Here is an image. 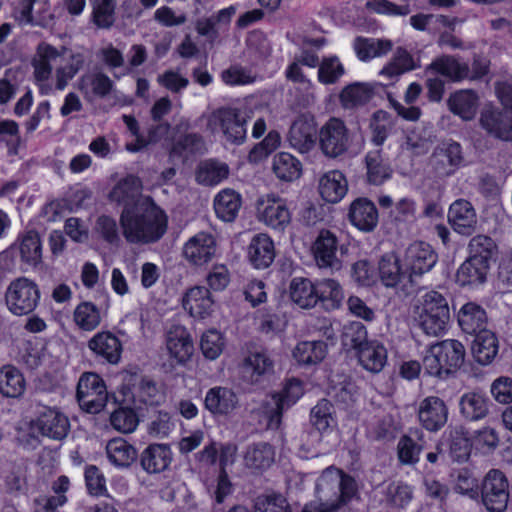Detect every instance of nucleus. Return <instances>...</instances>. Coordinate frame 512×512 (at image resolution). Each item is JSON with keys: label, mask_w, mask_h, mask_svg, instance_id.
<instances>
[{"label": "nucleus", "mask_w": 512, "mask_h": 512, "mask_svg": "<svg viewBox=\"0 0 512 512\" xmlns=\"http://www.w3.org/2000/svg\"><path fill=\"white\" fill-rule=\"evenodd\" d=\"M120 225L128 242L148 244L158 241L165 234L167 216L151 198H140L133 207L123 208Z\"/></svg>", "instance_id": "f257e3e1"}, {"label": "nucleus", "mask_w": 512, "mask_h": 512, "mask_svg": "<svg viewBox=\"0 0 512 512\" xmlns=\"http://www.w3.org/2000/svg\"><path fill=\"white\" fill-rule=\"evenodd\" d=\"M356 493L354 479L335 467H328L318 478L316 500L307 504L303 512H331L347 503Z\"/></svg>", "instance_id": "f03ea898"}, {"label": "nucleus", "mask_w": 512, "mask_h": 512, "mask_svg": "<svg viewBox=\"0 0 512 512\" xmlns=\"http://www.w3.org/2000/svg\"><path fill=\"white\" fill-rule=\"evenodd\" d=\"M414 320L426 335H441L450 321V308L445 295L435 290L421 295L414 306Z\"/></svg>", "instance_id": "7ed1b4c3"}, {"label": "nucleus", "mask_w": 512, "mask_h": 512, "mask_svg": "<svg viewBox=\"0 0 512 512\" xmlns=\"http://www.w3.org/2000/svg\"><path fill=\"white\" fill-rule=\"evenodd\" d=\"M468 247L470 255L458 268L456 281L461 286H476L486 281L495 245L491 238L478 235Z\"/></svg>", "instance_id": "20e7f679"}, {"label": "nucleus", "mask_w": 512, "mask_h": 512, "mask_svg": "<svg viewBox=\"0 0 512 512\" xmlns=\"http://www.w3.org/2000/svg\"><path fill=\"white\" fill-rule=\"evenodd\" d=\"M158 132L166 133V146L173 154H194L201 152L204 148V144L196 134L187 135L183 130H129L130 139L126 143V149L130 152H138L156 143L160 137Z\"/></svg>", "instance_id": "39448f33"}, {"label": "nucleus", "mask_w": 512, "mask_h": 512, "mask_svg": "<svg viewBox=\"0 0 512 512\" xmlns=\"http://www.w3.org/2000/svg\"><path fill=\"white\" fill-rule=\"evenodd\" d=\"M344 336L357 350L358 362L366 371L379 373L383 370L387 363V350L379 341H365L366 329L361 323L354 322L345 327Z\"/></svg>", "instance_id": "423d86ee"}, {"label": "nucleus", "mask_w": 512, "mask_h": 512, "mask_svg": "<svg viewBox=\"0 0 512 512\" xmlns=\"http://www.w3.org/2000/svg\"><path fill=\"white\" fill-rule=\"evenodd\" d=\"M70 430L68 417L55 408H45L29 423V434L20 436L22 442L28 448H35L39 444L37 434L52 440L64 439Z\"/></svg>", "instance_id": "0eeeda50"}, {"label": "nucleus", "mask_w": 512, "mask_h": 512, "mask_svg": "<svg viewBox=\"0 0 512 512\" xmlns=\"http://www.w3.org/2000/svg\"><path fill=\"white\" fill-rule=\"evenodd\" d=\"M465 360L463 344L454 339H447L431 346L424 357L423 365L431 376L441 377L458 370Z\"/></svg>", "instance_id": "6e6552de"}, {"label": "nucleus", "mask_w": 512, "mask_h": 512, "mask_svg": "<svg viewBox=\"0 0 512 512\" xmlns=\"http://www.w3.org/2000/svg\"><path fill=\"white\" fill-rule=\"evenodd\" d=\"M40 300L38 285L27 277L12 280L5 291V304L9 312L23 316L35 310Z\"/></svg>", "instance_id": "1a4fd4ad"}, {"label": "nucleus", "mask_w": 512, "mask_h": 512, "mask_svg": "<svg viewBox=\"0 0 512 512\" xmlns=\"http://www.w3.org/2000/svg\"><path fill=\"white\" fill-rule=\"evenodd\" d=\"M259 222L277 232H284L291 224L292 215L281 197L270 193L259 197L255 204Z\"/></svg>", "instance_id": "9d476101"}, {"label": "nucleus", "mask_w": 512, "mask_h": 512, "mask_svg": "<svg viewBox=\"0 0 512 512\" xmlns=\"http://www.w3.org/2000/svg\"><path fill=\"white\" fill-rule=\"evenodd\" d=\"M302 395L301 381L297 379L288 380L282 392L272 395L263 405L262 413L267 427L277 429L281 423L283 410L295 404Z\"/></svg>", "instance_id": "9b49d317"}, {"label": "nucleus", "mask_w": 512, "mask_h": 512, "mask_svg": "<svg viewBox=\"0 0 512 512\" xmlns=\"http://www.w3.org/2000/svg\"><path fill=\"white\" fill-rule=\"evenodd\" d=\"M481 500L489 512H504L509 501V482L504 473L492 469L481 484Z\"/></svg>", "instance_id": "f8f14e48"}, {"label": "nucleus", "mask_w": 512, "mask_h": 512, "mask_svg": "<svg viewBox=\"0 0 512 512\" xmlns=\"http://www.w3.org/2000/svg\"><path fill=\"white\" fill-rule=\"evenodd\" d=\"M77 398L82 409L88 413H99L108 400L104 381L95 373L83 374L78 382Z\"/></svg>", "instance_id": "ddd939ff"}, {"label": "nucleus", "mask_w": 512, "mask_h": 512, "mask_svg": "<svg viewBox=\"0 0 512 512\" xmlns=\"http://www.w3.org/2000/svg\"><path fill=\"white\" fill-rule=\"evenodd\" d=\"M404 263L412 283L414 277L422 276L435 266L437 254L429 244L414 242L405 251Z\"/></svg>", "instance_id": "4468645a"}, {"label": "nucleus", "mask_w": 512, "mask_h": 512, "mask_svg": "<svg viewBox=\"0 0 512 512\" xmlns=\"http://www.w3.org/2000/svg\"><path fill=\"white\" fill-rule=\"evenodd\" d=\"M165 347L172 364L184 365L194 352V344L189 331L181 325L171 326L165 339Z\"/></svg>", "instance_id": "2eb2a0df"}, {"label": "nucleus", "mask_w": 512, "mask_h": 512, "mask_svg": "<svg viewBox=\"0 0 512 512\" xmlns=\"http://www.w3.org/2000/svg\"><path fill=\"white\" fill-rule=\"evenodd\" d=\"M338 240L334 233L322 229L312 245V253L319 268L338 271L342 267L337 256Z\"/></svg>", "instance_id": "dca6fc26"}, {"label": "nucleus", "mask_w": 512, "mask_h": 512, "mask_svg": "<svg viewBox=\"0 0 512 512\" xmlns=\"http://www.w3.org/2000/svg\"><path fill=\"white\" fill-rule=\"evenodd\" d=\"M462 160L461 147L458 143H443L434 150L429 166L436 175L444 177L453 174Z\"/></svg>", "instance_id": "f3484780"}, {"label": "nucleus", "mask_w": 512, "mask_h": 512, "mask_svg": "<svg viewBox=\"0 0 512 512\" xmlns=\"http://www.w3.org/2000/svg\"><path fill=\"white\" fill-rule=\"evenodd\" d=\"M204 406L213 416H229L239 408V397L229 387L215 386L206 392Z\"/></svg>", "instance_id": "a211bd4d"}, {"label": "nucleus", "mask_w": 512, "mask_h": 512, "mask_svg": "<svg viewBox=\"0 0 512 512\" xmlns=\"http://www.w3.org/2000/svg\"><path fill=\"white\" fill-rule=\"evenodd\" d=\"M216 241L215 238L208 233L199 232L191 237L183 247V255L185 259L192 265L201 266L215 256Z\"/></svg>", "instance_id": "6ab92c4d"}, {"label": "nucleus", "mask_w": 512, "mask_h": 512, "mask_svg": "<svg viewBox=\"0 0 512 512\" xmlns=\"http://www.w3.org/2000/svg\"><path fill=\"white\" fill-rule=\"evenodd\" d=\"M214 299L204 286H194L188 289L182 298V306L190 316L205 319L214 312Z\"/></svg>", "instance_id": "aec40b11"}, {"label": "nucleus", "mask_w": 512, "mask_h": 512, "mask_svg": "<svg viewBox=\"0 0 512 512\" xmlns=\"http://www.w3.org/2000/svg\"><path fill=\"white\" fill-rule=\"evenodd\" d=\"M448 222L455 232L471 235L477 226L476 210L469 201L457 199L449 207Z\"/></svg>", "instance_id": "412c9836"}, {"label": "nucleus", "mask_w": 512, "mask_h": 512, "mask_svg": "<svg viewBox=\"0 0 512 512\" xmlns=\"http://www.w3.org/2000/svg\"><path fill=\"white\" fill-rule=\"evenodd\" d=\"M378 275L381 283L387 288H395L406 281L409 282L407 268L395 252L381 256L378 262Z\"/></svg>", "instance_id": "4be33fe9"}, {"label": "nucleus", "mask_w": 512, "mask_h": 512, "mask_svg": "<svg viewBox=\"0 0 512 512\" xmlns=\"http://www.w3.org/2000/svg\"><path fill=\"white\" fill-rule=\"evenodd\" d=\"M59 56L58 50L51 44L40 43L37 47V58H34L32 65L34 68L35 84L39 87L41 94H48L51 90L50 86L46 85V81L52 74L51 60Z\"/></svg>", "instance_id": "5701e85b"}, {"label": "nucleus", "mask_w": 512, "mask_h": 512, "mask_svg": "<svg viewBox=\"0 0 512 512\" xmlns=\"http://www.w3.org/2000/svg\"><path fill=\"white\" fill-rule=\"evenodd\" d=\"M418 417L427 430L437 431L447 422L448 408L439 397L429 396L420 402Z\"/></svg>", "instance_id": "b1692460"}, {"label": "nucleus", "mask_w": 512, "mask_h": 512, "mask_svg": "<svg viewBox=\"0 0 512 512\" xmlns=\"http://www.w3.org/2000/svg\"><path fill=\"white\" fill-rule=\"evenodd\" d=\"M88 348L97 356L110 364H117L121 359L122 343L110 331L96 333L87 344Z\"/></svg>", "instance_id": "393cba45"}, {"label": "nucleus", "mask_w": 512, "mask_h": 512, "mask_svg": "<svg viewBox=\"0 0 512 512\" xmlns=\"http://www.w3.org/2000/svg\"><path fill=\"white\" fill-rule=\"evenodd\" d=\"M348 217L351 224L363 232L373 231L378 223L377 209L366 198H358L351 203Z\"/></svg>", "instance_id": "a878e982"}, {"label": "nucleus", "mask_w": 512, "mask_h": 512, "mask_svg": "<svg viewBox=\"0 0 512 512\" xmlns=\"http://www.w3.org/2000/svg\"><path fill=\"white\" fill-rule=\"evenodd\" d=\"M447 105L449 110L464 121L473 120L479 108V96L473 89H462L452 93Z\"/></svg>", "instance_id": "bb28decb"}, {"label": "nucleus", "mask_w": 512, "mask_h": 512, "mask_svg": "<svg viewBox=\"0 0 512 512\" xmlns=\"http://www.w3.org/2000/svg\"><path fill=\"white\" fill-rule=\"evenodd\" d=\"M142 182L133 175H128L119 180L108 194L110 201L126 207H133L140 198H146L141 195Z\"/></svg>", "instance_id": "cd10ccee"}, {"label": "nucleus", "mask_w": 512, "mask_h": 512, "mask_svg": "<svg viewBox=\"0 0 512 512\" xmlns=\"http://www.w3.org/2000/svg\"><path fill=\"white\" fill-rule=\"evenodd\" d=\"M173 453L166 444H151L141 454V466L150 474L165 471L171 464Z\"/></svg>", "instance_id": "c85d7f7f"}, {"label": "nucleus", "mask_w": 512, "mask_h": 512, "mask_svg": "<svg viewBox=\"0 0 512 512\" xmlns=\"http://www.w3.org/2000/svg\"><path fill=\"white\" fill-rule=\"evenodd\" d=\"M429 70L441 75L451 82H461L469 76V64L460 62L453 55L436 57L429 65Z\"/></svg>", "instance_id": "c756f323"}, {"label": "nucleus", "mask_w": 512, "mask_h": 512, "mask_svg": "<svg viewBox=\"0 0 512 512\" xmlns=\"http://www.w3.org/2000/svg\"><path fill=\"white\" fill-rule=\"evenodd\" d=\"M272 239L264 233L255 235L248 246V259L257 269L267 268L274 260Z\"/></svg>", "instance_id": "7c9ffc66"}, {"label": "nucleus", "mask_w": 512, "mask_h": 512, "mask_svg": "<svg viewBox=\"0 0 512 512\" xmlns=\"http://www.w3.org/2000/svg\"><path fill=\"white\" fill-rule=\"evenodd\" d=\"M458 324L467 334L486 330L487 314L482 306L474 302L464 304L457 313Z\"/></svg>", "instance_id": "2f4dec72"}, {"label": "nucleus", "mask_w": 512, "mask_h": 512, "mask_svg": "<svg viewBox=\"0 0 512 512\" xmlns=\"http://www.w3.org/2000/svg\"><path fill=\"white\" fill-rule=\"evenodd\" d=\"M252 113V110L246 106L220 107L212 113L208 128H211V124L219 125L220 128H231L232 126L242 128L251 119Z\"/></svg>", "instance_id": "473e14b6"}, {"label": "nucleus", "mask_w": 512, "mask_h": 512, "mask_svg": "<svg viewBox=\"0 0 512 512\" xmlns=\"http://www.w3.org/2000/svg\"><path fill=\"white\" fill-rule=\"evenodd\" d=\"M347 190V180L338 170L325 173L319 180V192L327 202H339L346 195Z\"/></svg>", "instance_id": "72a5a7b5"}, {"label": "nucleus", "mask_w": 512, "mask_h": 512, "mask_svg": "<svg viewBox=\"0 0 512 512\" xmlns=\"http://www.w3.org/2000/svg\"><path fill=\"white\" fill-rule=\"evenodd\" d=\"M289 292L292 302L302 309H311L318 303L317 281L296 277L290 283Z\"/></svg>", "instance_id": "f704fd0d"}, {"label": "nucleus", "mask_w": 512, "mask_h": 512, "mask_svg": "<svg viewBox=\"0 0 512 512\" xmlns=\"http://www.w3.org/2000/svg\"><path fill=\"white\" fill-rule=\"evenodd\" d=\"M317 298L325 310L333 311L341 307L345 295L337 280L323 278L317 280Z\"/></svg>", "instance_id": "c9c22d12"}, {"label": "nucleus", "mask_w": 512, "mask_h": 512, "mask_svg": "<svg viewBox=\"0 0 512 512\" xmlns=\"http://www.w3.org/2000/svg\"><path fill=\"white\" fill-rule=\"evenodd\" d=\"M459 410L466 420H481L488 414V399L479 392H466L459 399Z\"/></svg>", "instance_id": "e433bc0d"}, {"label": "nucleus", "mask_w": 512, "mask_h": 512, "mask_svg": "<svg viewBox=\"0 0 512 512\" xmlns=\"http://www.w3.org/2000/svg\"><path fill=\"white\" fill-rule=\"evenodd\" d=\"M21 261L28 267H36L42 261V244L39 234L30 230L18 237Z\"/></svg>", "instance_id": "4c0bfd02"}, {"label": "nucleus", "mask_w": 512, "mask_h": 512, "mask_svg": "<svg viewBox=\"0 0 512 512\" xmlns=\"http://www.w3.org/2000/svg\"><path fill=\"white\" fill-rule=\"evenodd\" d=\"M213 207L219 219L232 222L240 210L241 197L232 189H223L214 197Z\"/></svg>", "instance_id": "58836bf2"}, {"label": "nucleus", "mask_w": 512, "mask_h": 512, "mask_svg": "<svg viewBox=\"0 0 512 512\" xmlns=\"http://www.w3.org/2000/svg\"><path fill=\"white\" fill-rule=\"evenodd\" d=\"M275 460V451L267 443H255L248 446L243 454L247 468L260 471L269 468Z\"/></svg>", "instance_id": "ea45409f"}, {"label": "nucleus", "mask_w": 512, "mask_h": 512, "mask_svg": "<svg viewBox=\"0 0 512 512\" xmlns=\"http://www.w3.org/2000/svg\"><path fill=\"white\" fill-rule=\"evenodd\" d=\"M273 361L265 351L251 352L243 360V375L251 382H258L259 379L272 372Z\"/></svg>", "instance_id": "a19ab883"}, {"label": "nucleus", "mask_w": 512, "mask_h": 512, "mask_svg": "<svg viewBox=\"0 0 512 512\" xmlns=\"http://www.w3.org/2000/svg\"><path fill=\"white\" fill-rule=\"evenodd\" d=\"M26 381L22 372L13 365L0 368V393L5 397L17 398L24 394Z\"/></svg>", "instance_id": "79ce46f5"}, {"label": "nucleus", "mask_w": 512, "mask_h": 512, "mask_svg": "<svg viewBox=\"0 0 512 512\" xmlns=\"http://www.w3.org/2000/svg\"><path fill=\"white\" fill-rule=\"evenodd\" d=\"M497 353L498 341L493 332L486 329L476 333L472 344V354L479 364L487 365L491 363Z\"/></svg>", "instance_id": "37998d69"}, {"label": "nucleus", "mask_w": 512, "mask_h": 512, "mask_svg": "<svg viewBox=\"0 0 512 512\" xmlns=\"http://www.w3.org/2000/svg\"><path fill=\"white\" fill-rule=\"evenodd\" d=\"M327 354V345L323 341H303L293 350V358L303 366L317 365Z\"/></svg>", "instance_id": "c03bdc74"}, {"label": "nucleus", "mask_w": 512, "mask_h": 512, "mask_svg": "<svg viewBox=\"0 0 512 512\" xmlns=\"http://www.w3.org/2000/svg\"><path fill=\"white\" fill-rule=\"evenodd\" d=\"M73 322L80 330L91 332L102 322L101 310L93 302L83 301L73 311Z\"/></svg>", "instance_id": "a18cd8bd"}, {"label": "nucleus", "mask_w": 512, "mask_h": 512, "mask_svg": "<svg viewBox=\"0 0 512 512\" xmlns=\"http://www.w3.org/2000/svg\"><path fill=\"white\" fill-rule=\"evenodd\" d=\"M106 454L111 464L124 468L130 466L137 457L136 449L123 438H114L106 445Z\"/></svg>", "instance_id": "49530a36"}, {"label": "nucleus", "mask_w": 512, "mask_h": 512, "mask_svg": "<svg viewBox=\"0 0 512 512\" xmlns=\"http://www.w3.org/2000/svg\"><path fill=\"white\" fill-rule=\"evenodd\" d=\"M229 167L223 162L206 160L199 164L196 170V181L201 185L213 186L226 179Z\"/></svg>", "instance_id": "de8ad7c7"}, {"label": "nucleus", "mask_w": 512, "mask_h": 512, "mask_svg": "<svg viewBox=\"0 0 512 512\" xmlns=\"http://www.w3.org/2000/svg\"><path fill=\"white\" fill-rule=\"evenodd\" d=\"M319 145L322 152L331 158L341 155L347 148L346 130H320Z\"/></svg>", "instance_id": "09e8293b"}, {"label": "nucleus", "mask_w": 512, "mask_h": 512, "mask_svg": "<svg viewBox=\"0 0 512 512\" xmlns=\"http://www.w3.org/2000/svg\"><path fill=\"white\" fill-rule=\"evenodd\" d=\"M272 169L276 177L283 181H293L301 175V163L294 156L285 152L274 156Z\"/></svg>", "instance_id": "8fccbe9b"}, {"label": "nucleus", "mask_w": 512, "mask_h": 512, "mask_svg": "<svg viewBox=\"0 0 512 512\" xmlns=\"http://www.w3.org/2000/svg\"><path fill=\"white\" fill-rule=\"evenodd\" d=\"M417 68L413 56L403 47H398L392 59L382 68L380 74L388 78L400 76Z\"/></svg>", "instance_id": "3c124183"}, {"label": "nucleus", "mask_w": 512, "mask_h": 512, "mask_svg": "<svg viewBox=\"0 0 512 512\" xmlns=\"http://www.w3.org/2000/svg\"><path fill=\"white\" fill-rule=\"evenodd\" d=\"M373 90L363 83H352L345 86L339 95L340 102L345 108L366 104L372 97Z\"/></svg>", "instance_id": "603ef678"}, {"label": "nucleus", "mask_w": 512, "mask_h": 512, "mask_svg": "<svg viewBox=\"0 0 512 512\" xmlns=\"http://www.w3.org/2000/svg\"><path fill=\"white\" fill-rule=\"evenodd\" d=\"M413 499V489L402 482L391 483L385 492L384 502L391 509H404Z\"/></svg>", "instance_id": "864d4df0"}, {"label": "nucleus", "mask_w": 512, "mask_h": 512, "mask_svg": "<svg viewBox=\"0 0 512 512\" xmlns=\"http://www.w3.org/2000/svg\"><path fill=\"white\" fill-rule=\"evenodd\" d=\"M116 2L114 0H93L91 20L99 29H110L115 23Z\"/></svg>", "instance_id": "5fc2aeb1"}, {"label": "nucleus", "mask_w": 512, "mask_h": 512, "mask_svg": "<svg viewBox=\"0 0 512 512\" xmlns=\"http://www.w3.org/2000/svg\"><path fill=\"white\" fill-rule=\"evenodd\" d=\"M367 178L369 183L380 185L391 177L390 166L378 152H370L366 156Z\"/></svg>", "instance_id": "6e6d98bb"}, {"label": "nucleus", "mask_w": 512, "mask_h": 512, "mask_svg": "<svg viewBox=\"0 0 512 512\" xmlns=\"http://www.w3.org/2000/svg\"><path fill=\"white\" fill-rule=\"evenodd\" d=\"M132 397L134 405L138 408H140L141 404H159L164 398L161 390L150 380H142L134 386Z\"/></svg>", "instance_id": "4d7b16f0"}, {"label": "nucleus", "mask_w": 512, "mask_h": 512, "mask_svg": "<svg viewBox=\"0 0 512 512\" xmlns=\"http://www.w3.org/2000/svg\"><path fill=\"white\" fill-rule=\"evenodd\" d=\"M25 484V475L19 467H10L0 476V490L6 494H20L24 491Z\"/></svg>", "instance_id": "13d9d810"}, {"label": "nucleus", "mask_w": 512, "mask_h": 512, "mask_svg": "<svg viewBox=\"0 0 512 512\" xmlns=\"http://www.w3.org/2000/svg\"><path fill=\"white\" fill-rule=\"evenodd\" d=\"M175 429V422L172 416L165 411H158L152 416L148 423L147 432L155 439H165Z\"/></svg>", "instance_id": "bf43d9fd"}, {"label": "nucleus", "mask_w": 512, "mask_h": 512, "mask_svg": "<svg viewBox=\"0 0 512 512\" xmlns=\"http://www.w3.org/2000/svg\"><path fill=\"white\" fill-rule=\"evenodd\" d=\"M224 346L222 334L214 329L206 331L200 340V349L209 360L217 359L223 352Z\"/></svg>", "instance_id": "052dcab7"}, {"label": "nucleus", "mask_w": 512, "mask_h": 512, "mask_svg": "<svg viewBox=\"0 0 512 512\" xmlns=\"http://www.w3.org/2000/svg\"><path fill=\"white\" fill-rule=\"evenodd\" d=\"M86 86L90 87L94 96L105 98L111 93L114 83L106 74L99 72L90 77L88 82L84 77L81 79L80 89L85 94L88 93Z\"/></svg>", "instance_id": "680f3d73"}, {"label": "nucleus", "mask_w": 512, "mask_h": 512, "mask_svg": "<svg viewBox=\"0 0 512 512\" xmlns=\"http://www.w3.org/2000/svg\"><path fill=\"white\" fill-rule=\"evenodd\" d=\"M281 143V137L275 130H270L264 139L255 145L249 153V160L251 162H259L265 159L269 154L275 151Z\"/></svg>", "instance_id": "e2e57ef3"}, {"label": "nucleus", "mask_w": 512, "mask_h": 512, "mask_svg": "<svg viewBox=\"0 0 512 512\" xmlns=\"http://www.w3.org/2000/svg\"><path fill=\"white\" fill-rule=\"evenodd\" d=\"M311 422L318 431H327L335 426L332 406L327 400L320 401L311 411Z\"/></svg>", "instance_id": "0e129e2a"}, {"label": "nucleus", "mask_w": 512, "mask_h": 512, "mask_svg": "<svg viewBox=\"0 0 512 512\" xmlns=\"http://www.w3.org/2000/svg\"><path fill=\"white\" fill-rule=\"evenodd\" d=\"M110 422L113 428L121 433H131L138 426L135 412L128 408H121L111 414Z\"/></svg>", "instance_id": "69168bd1"}, {"label": "nucleus", "mask_w": 512, "mask_h": 512, "mask_svg": "<svg viewBox=\"0 0 512 512\" xmlns=\"http://www.w3.org/2000/svg\"><path fill=\"white\" fill-rule=\"evenodd\" d=\"M222 81L229 86H242L251 84L255 77L251 71L240 65H234L224 70L221 74Z\"/></svg>", "instance_id": "338daca9"}, {"label": "nucleus", "mask_w": 512, "mask_h": 512, "mask_svg": "<svg viewBox=\"0 0 512 512\" xmlns=\"http://www.w3.org/2000/svg\"><path fill=\"white\" fill-rule=\"evenodd\" d=\"M255 512H291L286 499L281 495L259 497Z\"/></svg>", "instance_id": "774afa93"}]
</instances>
